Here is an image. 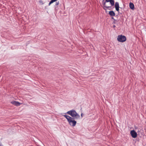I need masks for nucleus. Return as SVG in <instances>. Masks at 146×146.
<instances>
[{"label": "nucleus", "mask_w": 146, "mask_h": 146, "mask_svg": "<svg viewBox=\"0 0 146 146\" xmlns=\"http://www.w3.org/2000/svg\"><path fill=\"white\" fill-rule=\"evenodd\" d=\"M39 3H41V4H44V3L42 1L40 0V1H39Z\"/></svg>", "instance_id": "nucleus-10"}, {"label": "nucleus", "mask_w": 146, "mask_h": 146, "mask_svg": "<svg viewBox=\"0 0 146 146\" xmlns=\"http://www.w3.org/2000/svg\"><path fill=\"white\" fill-rule=\"evenodd\" d=\"M81 115L82 117H83V114L82 113L81 114Z\"/></svg>", "instance_id": "nucleus-13"}, {"label": "nucleus", "mask_w": 146, "mask_h": 146, "mask_svg": "<svg viewBox=\"0 0 146 146\" xmlns=\"http://www.w3.org/2000/svg\"><path fill=\"white\" fill-rule=\"evenodd\" d=\"M130 134L133 138H135L137 137V133L134 130H132L131 131Z\"/></svg>", "instance_id": "nucleus-4"}, {"label": "nucleus", "mask_w": 146, "mask_h": 146, "mask_svg": "<svg viewBox=\"0 0 146 146\" xmlns=\"http://www.w3.org/2000/svg\"><path fill=\"white\" fill-rule=\"evenodd\" d=\"M113 27H115V25H114V26H113Z\"/></svg>", "instance_id": "nucleus-15"}, {"label": "nucleus", "mask_w": 146, "mask_h": 146, "mask_svg": "<svg viewBox=\"0 0 146 146\" xmlns=\"http://www.w3.org/2000/svg\"><path fill=\"white\" fill-rule=\"evenodd\" d=\"M105 0H103V3L104 5V9H106L105 8H111L114 5V1H110L105 2Z\"/></svg>", "instance_id": "nucleus-2"}, {"label": "nucleus", "mask_w": 146, "mask_h": 146, "mask_svg": "<svg viewBox=\"0 0 146 146\" xmlns=\"http://www.w3.org/2000/svg\"><path fill=\"white\" fill-rule=\"evenodd\" d=\"M65 114L71 116H70L66 115H63L67 119L69 125L72 127L75 126L77 124V121L75 120L80 119V115L75 110L73 109L68 111Z\"/></svg>", "instance_id": "nucleus-1"}, {"label": "nucleus", "mask_w": 146, "mask_h": 146, "mask_svg": "<svg viewBox=\"0 0 146 146\" xmlns=\"http://www.w3.org/2000/svg\"><path fill=\"white\" fill-rule=\"evenodd\" d=\"M57 0H51L49 3L48 5L50 6L52 3L57 1Z\"/></svg>", "instance_id": "nucleus-9"}, {"label": "nucleus", "mask_w": 146, "mask_h": 146, "mask_svg": "<svg viewBox=\"0 0 146 146\" xmlns=\"http://www.w3.org/2000/svg\"><path fill=\"white\" fill-rule=\"evenodd\" d=\"M114 0H105V2L110 1H113Z\"/></svg>", "instance_id": "nucleus-11"}, {"label": "nucleus", "mask_w": 146, "mask_h": 146, "mask_svg": "<svg viewBox=\"0 0 146 146\" xmlns=\"http://www.w3.org/2000/svg\"><path fill=\"white\" fill-rule=\"evenodd\" d=\"M59 4V2H56V5H58Z\"/></svg>", "instance_id": "nucleus-12"}, {"label": "nucleus", "mask_w": 146, "mask_h": 146, "mask_svg": "<svg viewBox=\"0 0 146 146\" xmlns=\"http://www.w3.org/2000/svg\"><path fill=\"white\" fill-rule=\"evenodd\" d=\"M11 103L13 104L16 106H20L22 104L16 101H12L11 102Z\"/></svg>", "instance_id": "nucleus-5"}, {"label": "nucleus", "mask_w": 146, "mask_h": 146, "mask_svg": "<svg viewBox=\"0 0 146 146\" xmlns=\"http://www.w3.org/2000/svg\"><path fill=\"white\" fill-rule=\"evenodd\" d=\"M109 14L112 16H114L115 15V14L114 12L112 11H110L109 12Z\"/></svg>", "instance_id": "nucleus-8"}, {"label": "nucleus", "mask_w": 146, "mask_h": 146, "mask_svg": "<svg viewBox=\"0 0 146 146\" xmlns=\"http://www.w3.org/2000/svg\"><path fill=\"white\" fill-rule=\"evenodd\" d=\"M115 9L116 10L118 11V12H119V3L118 2H116L115 3Z\"/></svg>", "instance_id": "nucleus-6"}, {"label": "nucleus", "mask_w": 146, "mask_h": 146, "mask_svg": "<svg viewBox=\"0 0 146 146\" xmlns=\"http://www.w3.org/2000/svg\"><path fill=\"white\" fill-rule=\"evenodd\" d=\"M0 146H2V144L1 143H0Z\"/></svg>", "instance_id": "nucleus-14"}, {"label": "nucleus", "mask_w": 146, "mask_h": 146, "mask_svg": "<svg viewBox=\"0 0 146 146\" xmlns=\"http://www.w3.org/2000/svg\"><path fill=\"white\" fill-rule=\"evenodd\" d=\"M126 37L122 35H119L117 36V40L120 42H123L126 41Z\"/></svg>", "instance_id": "nucleus-3"}, {"label": "nucleus", "mask_w": 146, "mask_h": 146, "mask_svg": "<svg viewBox=\"0 0 146 146\" xmlns=\"http://www.w3.org/2000/svg\"><path fill=\"white\" fill-rule=\"evenodd\" d=\"M130 8L132 9L133 10L134 8V6L133 4L132 3H130L129 4Z\"/></svg>", "instance_id": "nucleus-7"}, {"label": "nucleus", "mask_w": 146, "mask_h": 146, "mask_svg": "<svg viewBox=\"0 0 146 146\" xmlns=\"http://www.w3.org/2000/svg\"><path fill=\"white\" fill-rule=\"evenodd\" d=\"M145 123H146V122H145Z\"/></svg>", "instance_id": "nucleus-16"}]
</instances>
